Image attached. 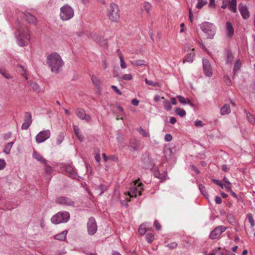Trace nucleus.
Returning <instances> with one entry per match:
<instances>
[{
    "instance_id": "f257e3e1",
    "label": "nucleus",
    "mask_w": 255,
    "mask_h": 255,
    "mask_svg": "<svg viewBox=\"0 0 255 255\" xmlns=\"http://www.w3.org/2000/svg\"><path fill=\"white\" fill-rule=\"evenodd\" d=\"M46 63L52 73L57 74L64 65V62L60 54L54 52L46 57Z\"/></svg>"
},
{
    "instance_id": "f03ea898",
    "label": "nucleus",
    "mask_w": 255,
    "mask_h": 255,
    "mask_svg": "<svg viewBox=\"0 0 255 255\" xmlns=\"http://www.w3.org/2000/svg\"><path fill=\"white\" fill-rule=\"evenodd\" d=\"M16 31L15 32L17 44L19 46L23 47L28 44L30 40L28 29L26 27L21 25L16 26Z\"/></svg>"
},
{
    "instance_id": "7ed1b4c3",
    "label": "nucleus",
    "mask_w": 255,
    "mask_h": 255,
    "mask_svg": "<svg viewBox=\"0 0 255 255\" xmlns=\"http://www.w3.org/2000/svg\"><path fill=\"white\" fill-rule=\"evenodd\" d=\"M202 31L206 34L207 38L213 39L216 32V26L212 23L204 21L199 25Z\"/></svg>"
},
{
    "instance_id": "20e7f679",
    "label": "nucleus",
    "mask_w": 255,
    "mask_h": 255,
    "mask_svg": "<svg viewBox=\"0 0 255 255\" xmlns=\"http://www.w3.org/2000/svg\"><path fill=\"white\" fill-rule=\"evenodd\" d=\"M70 214L67 211H60L51 219V222L55 225L67 223L70 219Z\"/></svg>"
},
{
    "instance_id": "39448f33",
    "label": "nucleus",
    "mask_w": 255,
    "mask_h": 255,
    "mask_svg": "<svg viewBox=\"0 0 255 255\" xmlns=\"http://www.w3.org/2000/svg\"><path fill=\"white\" fill-rule=\"evenodd\" d=\"M107 15L109 18L113 21H117L120 16V12L118 5L112 2L110 4L107 10Z\"/></svg>"
},
{
    "instance_id": "423d86ee",
    "label": "nucleus",
    "mask_w": 255,
    "mask_h": 255,
    "mask_svg": "<svg viewBox=\"0 0 255 255\" xmlns=\"http://www.w3.org/2000/svg\"><path fill=\"white\" fill-rule=\"evenodd\" d=\"M143 190V184L141 183H138V181L135 180L132 184H130L129 191L127 194L131 197H136L137 195H141V192Z\"/></svg>"
},
{
    "instance_id": "0eeeda50",
    "label": "nucleus",
    "mask_w": 255,
    "mask_h": 255,
    "mask_svg": "<svg viewBox=\"0 0 255 255\" xmlns=\"http://www.w3.org/2000/svg\"><path fill=\"white\" fill-rule=\"evenodd\" d=\"M74 16V10L70 6L65 5L61 7L60 17L62 20H68Z\"/></svg>"
},
{
    "instance_id": "6e6552de",
    "label": "nucleus",
    "mask_w": 255,
    "mask_h": 255,
    "mask_svg": "<svg viewBox=\"0 0 255 255\" xmlns=\"http://www.w3.org/2000/svg\"><path fill=\"white\" fill-rule=\"evenodd\" d=\"M56 203L62 206L75 207V202L71 198L66 196H60L55 199Z\"/></svg>"
},
{
    "instance_id": "1a4fd4ad",
    "label": "nucleus",
    "mask_w": 255,
    "mask_h": 255,
    "mask_svg": "<svg viewBox=\"0 0 255 255\" xmlns=\"http://www.w3.org/2000/svg\"><path fill=\"white\" fill-rule=\"evenodd\" d=\"M87 226L88 234L91 236L95 234L97 231V225L94 217H92L89 219Z\"/></svg>"
},
{
    "instance_id": "9d476101",
    "label": "nucleus",
    "mask_w": 255,
    "mask_h": 255,
    "mask_svg": "<svg viewBox=\"0 0 255 255\" xmlns=\"http://www.w3.org/2000/svg\"><path fill=\"white\" fill-rule=\"evenodd\" d=\"M50 134L49 129L42 130L36 136V141L38 143L43 142L50 137Z\"/></svg>"
},
{
    "instance_id": "9b49d317",
    "label": "nucleus",
    "mask_w": 255,
    "mask_h": 255,
    "mask_svg": "<svg viewBox=\"0 0 255 255\" xmlns=\"http://www.w3.org/2000/svg\"><path fill=\"white\" fill-rule=\"evenodd\" d=\"M226 229L227 228L224 226H219L217 227L211 232L210 238L212 240L218 239Z\"/></svg>"
},
{
    "instance_id": "f8f14e48",
    "label": "nucleus",
    "mask_w": 255,
    "mask_h": 255,
    "mask_svg": "<svg viewBox=\"0 0 255 255\" xmlns=\"http://www.w3.org/2000/svg\"><path fill=\"white\" fill-rule=\"evenodd\" d=\"M203 69L205 75L207 77H211L213 74L212 69L209 60L206 58L202 59Z\"/></svg>"
},
{
    "instance_id": "ddd939ff",
    "label": "nucleus",
    "mask_w": 255,
    "mask_h": 255,
    "mask_svg": "<svg viewBox=\"0 0 255 255\" xmlns=\"http://www.w3.org/2000/svg\"><path fill=\"white\" fill-rule=\"evenodd\" d=\"M75 114L77 117L81 120H85L87 122L91 120V117L90 115L86 114L84 109L78 108L75 110Z\"/></svg>"
},
{
    "instance_id": "4468645a",
    "label": "nucleus",
    "mask_w": 255,
    "mask_h": 255,
    "mask_svg": "<svg viewBox=\"0 0 255 255\" xmlns=\"http://www.w3.org/2000/svg\"><path fill=\"white\" fill-rule=\"evenodd\" d=\"M32 123V117L30 113H25V117L24 123L22 124V129H27Z\"/></svg>"
},
{
    "instance_id": "2eb2a0df",
    "label": "nucleus",
    "mask_w": 255,
    "mask_h": 255,
    "mask_svg": "<svg viewBox=\"0 0 255 255\" xmlns=\"http://www.w3.org/2000/svg\"><path fill=\"white\" fill-rule=\"evenodd\" d=\"M65 167L66 172L69 174L71 177L75 179H77V177H79V176L77 175V173L72 164L66 165Z\"/></svg>"
},
{
    "instance_id": "dca6fc26",
    "label": "nucleus",
    "mask_w": 255,
    "mask_h": 255,
    "mask_svg": "<svg viewBox=\"0 0 255 255\" xmlns=\"http://www.w3.org/2000/svg\"><path fill=\"white\" fill-rule=\"evenodd\" d=\"M239 9L243 18L247 19L250 17V13L246 5L239 6Z\"/></svg>"
},
{
    "instance_id": "f3484780",
    "label": "nucleus",
    "mask_w": 255,
    "mask_h": 255,
    "mask_svg": "<svg viewBox=\"0 0 255 255\" xmlns=\"http://www.w3.org/2000/svg\"><path fill=\"white\" fill-rule=\"evenodd\" d=\"M226 29H227V36L228 37H232L234 34V29L233 28L232 23L230 21H227L226 23Z\"/></svg>"
},
{
    "instance_id": "a211bd4d",
    "label": "nucleus",
    "mask_w": 255,
    "mask_h": 255,
    "mask_svg": "<svg viewBox=\"0 0 255 255\" xmlns=\"http://www.w3.org/2000/svg\"><path fill=\"white\" fill-rule=\"evenodd\" d=\"M24 14L26 20L28 23L34 25L36 24L37 20L35 16H34L33 15L27 12L25 13Z\"/></svg>"
},
{
    "instance_id": "6ab92c4d",
    "label": "nucleus",
    "mask_w": 255,
    "mask_h": 255,
    "mask_svg": "<svg viewBox=\"0 0 255 255\" xmlns=\"http://www.w3.org/2000/svg\"><path fill=\"white\" fill-rule=\"evenodd\" d=\"M73 130L75 134L76 135L78 139L81 141L82 142L84 140V137L82 134L81 132H80V129L79 128L76 126H73Z\"/></svg>"
},
{
    "instance_id": "aec40b11",
    "label": "nucleus",
    "mask_w": 255,
    "mask_h": 255,
    "mask_svg": "<svg viewBox=\"0 0 255 255\" xmlns=\"http://www.w3.org/2000/svg\"><path fill=\"white\" fill-rule=\"evenodd\" d=\"M231 112L230 106L228 104H225L220 109V114L225 115L230 113Z\"/></svg>"
},
{
    "instance_id": "412c9836",
    "label": "nucleus",
    "mask_w": 255,
    "mask_h": 255,
    "mask_svg": "<svg viewBox=\"0 0 255 255\" xmlns=\"http://www.w3.org/2000/svg\"><path fill=\"white\" fill-rule=\"evenodd\" d=\"M33 157L35 158L37 161H40L44 164H46L47 161L46 159L43 158V157L36 151H34L33 152Z\"/></svg>"
},
{
    "instance_id": "4be33fe9",
    "label": "nucleus",
    "mask_w": 255,
    "mask_h": 255,
    "mask_svg": "<svg viewBox=\"0 0 255 255\" xmlns=\"http://www.w3.org/2000/svg\"><path fill=\"white\" fill-rule=\"evenodd\" d=\"M67 231L66 230L63 231L61 233L56 235L54 238L56 240L59 241H64L66 239Z\"/></svg>"
},
{
    "instance_id": "5701e85b",
    "label": "nucleus",
    "mask_w": 255,
    "mask_h": 255,
    "mask_svg": "<svg viewBox=\"0 0 255 255\" xmlns=\"http://www.w3.org/2000/svg\"><path fill=\"white\" fill-rule=\"evenodd\" d=\"M28 83L34 91L37 93H39L41 91V88L37 83L31 82L30 81L28 82Z\"/></svg>"
},
{
    "instance_id": "b1692460",
    "label": "nucleus",
    "mask_w": 255,
    "mask_h": 255,
    "mask_svg": "<svg viewBox=\"0 0 255 255\" xmlns=\"http://www.w3.org/2000/svg\"><path fill=\"white\" fill-rule=\"evenodd\" d=\"M161 99L164 100L163 106L164 109L167 111H170L172 109V107L170 102L168 100L165 99L164 97H161Z\"/></svg>"
},
{
    "instance_id": "393cba45",
    "label": "nucleus",
    "mask_w": 255,
    "mask_h": 255,
    "mask_svg": "<svg viewBox=\"0 0 255 255\" xmlns=\"http://www.w3.org/2000/svg\"><path fill=\"white\" fill-rule=\"evenodd\" d=\"M130 63L131 64L134 66H143L146 65V62L141 60H130Z\"/></svg>"
},
{
    "instance_id": "a878e982",
    "label": "nucleus",
    "mask_w": 255,
    "mask_h": 255,
    "mask_svg": "<svg viewBox=\"0 0 255 255\" xmlns=\"http://www.w3.org/2000/svg\"><path fill=\"white\" fill-rule=\"evenodd\" d=\"M91 80L93 84L99 89L100 87V81L99 79L96 76L93 75L91 77Z\"/></svg>"
},
{
    "instance_id": "bb28decb",
    "label": "nucleus",
    "mask_w": 255,
    "mask_h": 255,
    "mask_svg": "<svg viewBox=\"0 0 255 255\" xmlns=\"http://www.w3.org/2000/svg\"><path fill=\"white\" fill-rule=\"evenodd\" d=\"M195 54L193 52L190 53L186 57L185 59L184 60L183 62L185 63V62L192 63L194 58Z\"/></svg>"
},
{
    "instance_id": "cd10ccee",
    "label": "nucleus",
    "mask_w": 255,
    "mask_h": 255,
    "mask_svg": "<svg viewBox=\"0 0 255 255\" xmlns=\"http://www.w3.org/2000/svg\"><path fill=\"white\" fill-rule=\"evenodd\" d=\"M175 113L177 115L183 117L186 115V112L184 110L180 108H177L175 110Z\"/></svg>"
},
{
    "instance_id": "c85d7f7f",
    "label": "nucleus",
    "mask_w": 255,
    "mask_h": 255,
    "mask_svg": "<svg viewBox=\"0 0 255 255\" xmlns=\"http://www.w3.org/2000/svg\"><path fill=\"white\" fill-rule=\"evenodd\" d=\"M241 65V62L240 60H237L236 63L235 64L234 69H233V73L234 75H235L238 71L240 70V67Z\"/></svg>"
},
{
    "instance_id": "c756f323",
    "label": "nucleus",
    "mask_w": 255,
    "mask_h": 255,
    "mask_svg": "<svg viewBox=\"0 0 255 255\" xmlns=\"http://www.w3.org/2000/svg\"><path fill=\"white\" fill-rule=\"evenodd\" d=\"M13 144V142H8L6 144L5 148L4 149L3 152L4 153H5L6 154H9L10 153V150H11V148Z\"/></svg>"
},
{
    "instance_id": "7c9ffc66",
    "label": "nucleus",
    "mask_w": 255,
    "mask_h": 255,
    "mask_svg": "<svg viewBox=\"0 0 255 255\" xmlns=\"http://www.w3.org/2000/svg\"><path fill=\"white\" fill-rule=\"evenodd\" d=\"M64 138V134L63 132H60L57 136L56 140V143L58 145H60L62 141H63Z\"/></svg>"
},
{
    "instance_id": "2f4dec72",
    "label": "nucleus",
    "mask_w": 255,
    "mask_h": 255,
    "mask_svg": "<svg viewBox=\"0 0 255 255\" xmlns=\"http://www.w3.org/2000/svg\"><path fill=\"white\" fill-rule=\"evenodd\" d=\"M247 118L251 124H255V118L249 112L247 113Z\"/></svg>"
},
{
    "instance_id": "473e14b6",
    "label": "nucleus",
    "mask_w": 255,
    "mask_h": 255,
    "mask_svg": "<svg viewBox=\"0 0 255 255\" xmlns=\"http://www.w3.org/2000/svg\"><path fill=\"white\" fill-rule=\"evenodd\" d=\"M143 8L148 14H149L151 8V5L148 2L145 1L144 3Z\"/></svg>"
},
{
    "instance_id": "72a5a7b5",
    "label": "nucleus",
    "mask_w": 255,
    "mask_h": 255,
    "mask_svg": "<svg viewBox=\"0 0 255 255\" xmlns=\"http://www.w3.org/2000/svg\"><path fill=\"white\" fill-rule=\"evenodd\" d=\"M177 98L179 99V102L183 105L187 104L189 100V99H185L184 97L180 95H177Z\"/></svg>"
},
{
    "instance_id": "f704fd0d",
    "label": "nucleus",
    "mask_w": 255,
    "mask_h": 255,
    "mask_svg": "<svg viewBox=\"0 0 255 255\" xmlns=\"http://www.w3.org/2000/svg\"><path fill=\"white\" fill-rule=\"evenodd\" d=\"M119 58L120 60V66L121 68L125 69L127 67V65L125 63L124 58L121 54H119Z\"/></svg>"
},
{
    "instance_id": "c9c22d12",
    "label": "nucleus",
    "mask_w": 255,
    "mask_h": 255,
    "mask_svg": "<svg viewBox=\"0 0 255 255\" xmlns=\"http://www.w3.org/2000/svg\"><path fill=\"white\" fill-rule=\"evenodd\" d=\"M117 109L119 112H120L121 113V114L117 116V120L122 119L123 116L125 115L123 108L122 107H121V106H118L117 107Z\"/></svg>"
},
{
    "instance_id": "e433bc0d",
    "label": "nucleus",
    "mask_w": 255,
    "mask_h": 255,
    "mask_svg": "<svg viewBox=\"0 0 255 255\" xmlns=\"http://www.w3.org/2000/svg\"><path fill=\"white\" fill-rule=\"evenodd\" d=\"M207 3V1L206 0H198V2L196 4V7L198 9H201Z\"/></svg>"
},
{
    "instance_id": "4c0bfd02",
    "label": "nucleus",
    "mask_w": 255,
    "mask_h": 255,
    "mask_svg": "<svg viewBox=\"0 0 255 255\" xmlns=\"http://www.w3.org/2000/svg\"><path fill=\"white\" fill-rule=\"evenodd\" d=\"M137 131L144 137H149V134L145 129L140 128H137Z\"/></svg>"
},
{
    "instance_id": "58836bf2",
    "label": "nucleus",
    "mask_w": 255,
    "mask_h": 255,
    "mask_svg": "<svg viewBox=\"0 0 255 255\" xmlns=\"http://www.w3.org/2000/svg\"><path fill=\"white\" fill-rule=\"evenodd\" d=\"M97 189L100 191L99 195H101L107 190V187L104 184H101Z\"/></svg>"
},
{
    "instance_id": "ea45409f",
    "label": "nucleus",
    "mask_w": 255,
    "mask_h": 255,
    "mask_svg": "<svg viewBox=\"0 0 255 255\" xmlns=\"http://www.w3.org/2000/svg\"><path fill=\"white\" fill-rule=\"evenodd\" d=\"M146 240L148 243H151L154 239V237L152 234L148 233L145 236Z\"/></svg>"
},
{
    "instance_id": "a19ab883",
    "label": "nucleus",
    "mask_w": 255,
    "mask_h": 255,
    "mask_svg": "<svg viewBox=\"0 0 255 255\" xmlns=\"http://www.w3.org/2000/svg\"><path fill=\"white\" fill-rule=\"evenodd\" d=\"M145 82L146 84L153 87L158 86L159 85L158 83L149 80L147 79H145Z\"/></svg>"
},
{
    "instance_id": "79ce46f5",
    "label": "nucleus",
    "mask_w": 255,
    "mask_h": 255,
    "mask_svg": "<svg viewBox=\"0 0 255 255\" xmlns=\"http://www.w3.org/2000/svg\"><path fill=\"white\" fill-rule=\"evenodd\" d=\"M138 232L140 235H144L146 232V229L143 224L141 225L138 229Z\"/></svg>"
},
{
    "instance_id": "37998d69",
    "label": "nucleus",
    "mask_w": 255,
    "mask_h": 255,
    "mask_svg": "<svg viewBox=\"0 0 255 255\" xmlns=\"http://www.w3.org/2000/svg\"><path fill=\"white\" fill-rule=\"evenodd\" d=\"M0 74L3 76L5 78L8 79L11 78L8 73L6 72V71L3 69H0Z\"/></svg>"
},
{
    "instance_id": "c03bdc74",
    "label": "nucleus",
    "mask_w": 255,
    "mask_h": 255,
    "mask_svg": "<svg viewBox=\"0 0 255 255\" xmlns=\"http://www.w3.org/2000/svg\"><path fill=\"white\" fill-rule=\"evenodd\" d=\"M247 218L248 219L249 222L251 224V226L253 227L255 225V222L252 214L251 213L248 214Z\"/></svg>"
},
{
    "instance_id": "a18cd8bd",
    "label": "nucleus",
    "mask_w": 255,
    "mask_h": 255,
    "mask_svg": "<svg viewBox=\"0 0 255 255\" xmlns=\"http://www.w3.org/2000/svg\"><path fill=\"white\" fill-rule=\"evenodd\" d=\"M234 59V56L231 53H228L227 55V63L228 64L232 63V61Z\"/></svg>"
},
{
    "instance_id": "49530a36",
    "label": "nucleus",
    "mask_w": 255,
    "mask_h": 255,
    "mask_svg": "<svg viewBox=\"0 0 255 255\" xmlns=\"http://www.w3.org/2000/svg\"><path fill=\"white\" fill-rule=\"evenodd\" d=\"M122 78L125 80L130 81L132 79V76L130 74H126L123 75Z\"/></svg>"
},
{
    "instance_id": "de8ad7c7",
    "label": "nucleus",
    "mask_w": 255,
    "mask_h": 255,
    "mask_svg": "<svg viewBox=\"0 0 255 255\" xmlns=\"http://www.w3.org/2000/svg\"><path fill=\"white\" fill-rule=\"evenodd\" d=\"M178 246V244L176 242H172L170 244H168L166 246L170 249H175Z\"/></svg>"
},
{
    "instance_id": "09e8293b",
    "label": "nucleus",
    "mask_w": 255,
    "mask_h": 255,
    "mask_svg": "<svg viewBox=\"0 0 255 255\" xmlns=\"http://www.w3.org/2000/svg\"><path fill=\"white\" fill-rule=\"evenodd\" d=\"M199 189L201 192V193L204 196H206L208 195L207 192L205 191L204 186H202V185H199Z\"/></svg>"
},
{
    "instance_id": "8fccbe9b",
    "label": "nucleus",
    "mask_w": 255,
    "mask_h": 255,
    "mask_svg": "<svg viewBox=\"0 0 255 255\" xmlns=\"http://www.w3.org/2000/svg\"><path fill=\"white\" fill-rule=\"evenodd\" d=\"M45 164V172L47 173V174H50L52 171V167L49 166V165H48L46 164Z\"/></svg>"
},
{
    "instance_id": "3c124183",
    "label": "nucleus",
    "mask_w": 255,
    "mask_h": 255,
    "mask_svg": "<svg viewBox=\"0 0 255 255\" xmlns=\"http://www.w3.org/2000/svg\"><path fill=\"white\" fill-rule=\"evenodd\" d=\"M6 163L4 159H0V170H2L5 167Z\"/></svg>"
},
{
    "instance_id": "603ef678",
    "label": "nucleus",
    "mask_w": 255,
    "mask_h": 255,
    "mask_svg": "<svg viewBox=\"0 0 255 255\" xmlns=\"http://www.w3.org/2000/svg\"><path fill=\"white\" fill-rule=\"evenodd\" d=\"M227 218L228 221L230 223H233V222H234V218L233 217V216L232 214H228L227 215Z\"/></svg>"
},
{
    "instance_id": "864d4df0",
    "label": "nucleus",
    "mask_w": 255,
    "mask_h": 255,
    "mask_svg": "<svg viewBox=\"0 0 255 255\" xmlns=\"http://www.w3.org/2000/svg\"><path fill=\"white\" fill-rule=\"evenodd\" d=\"M111 88L112 89H113L115 92L119 95H122V92H121V91L117 88V86H114V85H113L111 86Z\"/></svg>"
},
{
    "instance_id": "5fc2aeb1",
    "label": "nucleus",
    "mask_w": 255,
    "mask_h": 255,
    "mask_svg": "<svg viewBox=\"0 0 255 255\" xmlns=\"http://www.w3.org/2000/svg\"><path fill=\"white\" fill-rule=\"evenodd\" d=\"M164 139L166 141H170L172 139V136L171 135V134L167 133L165 135Z\"/></svg>"
},
{
    "instance_id": "6e6d98bb",
    "label": "nucleus",
    "mask_w": 255,
    "mask_h": 255,
    "mask_svg": "<svg viewBox=\"0 0 255 255\" xmlns=\"http://www.w3.org/2000/svg\"><path fill=\"white\" fill-rule=\"evenodd\" d=\"M108 159L114 161H118V158L115 155H111L108 156Z\"/></svg>"
},
{
    "instance_id": "4d7b16f0",
    "label": "nucleus",
    "mask_w": 255,
    "mask_h": 255,
    "mask_svg": "<svg viewBox=\"0 0 255 255\" xmlns=\"http://www.w3.org/2000/svg\"><path fill=\"white\" fill-rule=\"evenodd\" d=\"M11 136V132H8L2 135V137L3 139L5 140H7L8 138H9Z\"/></svg>"
},
{
    "instance_id": "13d9d810",
    "label": "nucleus",
    "mask_w": 255,
    "mask_h": 255,
    "mask_svg": "<svg viewBox=\"0 0 255 255\" xmlns=\"http://www.w3.org/2000/svg\"><path fill=\"white\" fill-rule=\"evenodd\" d=\"M153 225L157 230H160L161 229V227L158 221L155 220L154 222Z\"/></svg>"
},
{
    "instance_id": "bf43d9fd",
    "label": "nucleus",
    "mask_w": 255,
    "mask_h": 255,
    "mask_svg": "<svg viewBox=\"0 0 255 255\" xmlns=\"http://www.w3.org/2000/svg\"><path fill=\"white\" fill-rule=\"evenodd\" d=\"M215 202L218 204H220L222 202V198L220 196H216L215 199Z\"/></svg>"
},
{
    "instance_id": "052dcab7",
    "label": "nucleus",
    "mask_w": 255,
    "mask_h": 255,
    "mask_svg": "<svg viewBox=\"0 0 255 255\" xmlns=\"http://www.w3.org/2000/svg\"><path fill=\"white\" fill-rule=\"evenodd\" d=\"M236 6H237V4H230V5H229V9L235 12L236 11Z\"/></svg>"
},
{
    "instance_id": "680f3d73",
    "label": "nucleus",
    "mask_w": 255,
    "mask_h": 255,
    "mask_svg": "<svg viewBox=\"0 0 255 255\" xmlns=\"http://www.w3.org/2000/svg\"><path fill=\"white\" fill-rule=\"evenodd\" d=\"M224 187L229 190H231L232 188V184L231 182H229L228 183H225L224 184Z\"/></svg>"
},
{
    "instance_id": "e2e57ef3",
    "label": "nucleus",
    "mask_w": 255,
    "mask_h": 255,
    "mask_svg": "<svg viewBox=\"0 0 255 255\" xmlns=\"http://www.w3.org/2000/svg\"><path fill=\"white\" fill-rule=\"evenodd\" d=\"M131 104L135 106H137L138 105L139 101L135 98L133 99L131 101Z\"/></svg>"
},
{
    "instance_id": "0e129e2a",
    "label": "nucleus",
    "mask_w": 255,
    "mask_h": 255,
    "mask_svg": "<svg viewBox=\"0 0 255 255\" xmlns=\"http://www.w3.org/2000/svg\"><path fill=\"white\" fill-rule=\"evenodd\" d=\"M195 125L198 127H202L203 125L201 121H196L195 122Z\"/></svg>"
},
{
    "instance_id": "69168bd1",
    "label": "nucleus",
    "mask_w": 255,
    "mask_h": 255,
    "mask_svg": "<svg viewBox=\"0 0 255 255\" xmlns=\"http://www.w3.org/2000/svg\"><path fill=\"white\" fill-rule=\"evenodd\" d=\"M19 66L22 68V70H23V73H22V76H23L25 79H28V77H27V75L26 74V73H25V70L24 69V66H21V65H20Z\"/></svg>"
},
{
    "instance_id": "338daca9",
    "label": "nucleus",
    "mask_w": 255,
    "mask_h": 255,
    "mask_svg": "<svg viewBox=\"0 0 255 255\" xmlns=\"http://www.w3.org/2000/svg\"><path fill=\"white\" fill-rule=\"evenodd\" d=\"M176 122V119L175 117H172L170 118V123L171 124H174Z\"/></svg>"
},
{
    "instance_id": "774afa93",
    "label": "nucleus",
    "mask_w": 255,
    "mask_h": 255,
    "mask_svg": "<svg viewBox=\"0 0 255 255\" xmlns=\"http://www.w3.org/2000/svg\"><path fill=\"white\" fill-rule=\"evenodd\" d=\"M215 0H210L209 6L210 7H213L215 6Z\"/></svg>"
}]
</instances>
